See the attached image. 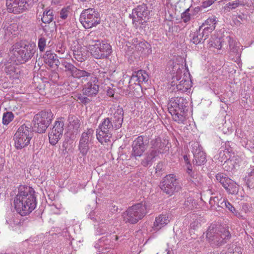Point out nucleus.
Returning <instances> with one entry per match:
<instances>
[{"label":"nucleus","instance_id":"nucleus-1","mask_svg":"<svg viewBox=\"0 0 254 254\" xmlns=\"http://www.w3.org/2000/svg\"><path fill=\"white\" fill-rule=\"evenodd\" d=\"M124 111L118 106L110 117L104 118L96 130L98 140L102 144L110 141L113 132L122 127L124 120Z\"/></svg>","mask_w":254,"mask_h":254},{"label":"nucleus","instance_id":"nucleus-2","mask_svg":"<svg viewBox=\"0 0 254 254\" xmlns=\"http://www.w3.org/2000/svg\"><path fill=\"white\" fill-rule=\"evenodd\" d=\"M18 190L14 200L15 208L21 216H25L36 207L35 191L33 188L26 185L20 186Z\"/></svg>","mask_w":254,"mask_h":254},{"label":"nucleus","instance_id":"nucleus-3","mask_svg":"<svg viewBox=\"0 0 254 254\" xmlns=\"http://www.w3.org/2000/svg\"><path fill=\"white\" fill-rule=\"evenodd\" d=\"M189 102L182 97L172 98L168 104L169 112L174 121L184 124L186 120V113L188 111Z\"/></svg>","mask_w":254,"mask_h":254},{"label":"nucleus","instance_id":"nucleus-4","mask_svg":"<svg viewBox=\"0 0 254 254\" xmlns=\"http://www.w3.org/2000/svg\"><path fill=\"white\" fill-rule=\"evenodd\" d=\"M206 236L208 242L213 247L222 246L227 243L231 238L228 229L216 227L214 225L209 227Z\"/></svg>","mask_w":254,"mask_h":254},{"label":"nucleus","instance_id":"nucleus-5","mask_svg":"<svg viewBox=\"0 0 254 254\" xmlns=\"http://www.w3.org/2000/svg\"><path fill=\"white\" fill-rule=\"evenodd\" d=\"M148 203L141 201L129 207L122 215L125 223L131 224L137 223L142 219L147 213Z\"/></svg>","mask_w":254,"mask_h":254},{"label":"nucleus","instance_id":"nucleus-6","mask_svg":"<svg viewBox=\"0 0 254 254\" xmlns=\"http://www.w3.org/2000/svg\"><path fill=\"white\" fill-rule=\"evenodd\" d=\"M30 127L25 125L21 126L13 135L14 145L17 150H21L27 146L33 136Z\"/></svg>","mask_w":254,"mask_h":254},{"label":"nucleus","instance_id":"nucleus-7","mask_svg":"<svg viewBox=\"0 0 254 254\" xmlns=\"http://www.w3.org/2000/svg\"><path fill=\"white\" fill-rule=\"evenodd\" d=\"M53 114L50 110L42 111L36 114L33 120V129L39 133H44L53 120Z\"/></svg>","mask_w":254,"mask_h":254},{"label":"nucleus","instance_id":"nucleus-8","mask_svg":"<svg viewBox=\"0 0 254 254\" xmlns=\"http://www.w3.org/2000/svg\"><path fill=\"white\" fill-rule=\"evenodd\" d=\"M159 187L163 192L170 196L181 189L179 180L174 174L166 175L160 183Z\"/></svg>","mask_w":254,"mask_h":254},{"label":"nucleus","instance_id":"nucleus-9","mask_svg":"<svg viewBox=\"0 0 254 254\" xmlns=\"http://www.w3.org/2000/svg\"><path fill=\"white\" fill-rule=\"evenodd\" d=\"M79 20L85 28H91L100 23V15L95 9L88 8L82 11Z\"/></svg>","mask_w":254,"mask_h":254},{"label":"nucleus","instance_id":"nucleus-10","mask_svg":"<svg viewBox=\"0 0 254 254\" xmlns=\"http://www.w3.org/2000/svg\"><path fill=\"white\" fill-rule=\"evenodd\" d=\"M151 11L147 4L141 3L132 9L129 17L132 19L133 24H143L149 20Z\"/></svg>","mask_w":254,"mask_h":254},{"label":"nucleus","instance_id":"nucleus-11","mask_svg":"<svg viewBox=\"0 0 254 254\" xmlns=\"http://www.w3.org/2000/svg\"><path fill=\"white\" fill-rule=\"evenodd\" d=\"M171 86L173 87V90L176 89L177 91L181 93H184L190 89L192 86V82L187 74L184 73L183 75H180L177 72L175 76L172 77V81L171 83Z\"/></svg>","mask_w":254,"mask_h":254},{"label":"nucleus","instance_id":"nucleus-12","mask_svg":"<svg viewBox=\"0 0 254 254\" xmlns=\"http://www.w3.org/2000/svg\"><path fill=\"white\" fill-rule=\"evenodd\" d=\"M91 55L96 59H107L112 53V47L107 42L102 41L95 43L90 48Z\"/></svg>","mask_w":254,"mask_h":254},{"label":"nucleus","instance_id":"nucleus-13","mask_svg":"<svg viewBox=\"0 0 254 254\" xmlns=\"http://www.w3.org/2000/svg\"><path fill=\"white\" fill-rule=\"evenodd\" d=\"M36 52L35 46L32 44H26L21 46L17 50H15L14 55L17 61L21 64L24 63L30 60Z\"/></svg>","mask_w":254,"mask_h":254},{"label":"nucleus","instance_id":"nucleus-14","mask_svg":"<svg viewBox=\"0 0 254 254\" xmlns=\"http://www.w3.org/2000/svg\"><path fill=\"white\" fill-rule=\"evenodd\" d=\"M87 81L83 88V93L88 97H94L96 96L99 91L98 79L95 75L89 72V75L87 78H82V81Z\"/></svg>","mask_w":254,"mask_h":254},{"label":"nucleus","instance_id":"nucleus-15","mask_svg":"<svg viewBox=\"0 0 254 254\" xmlns=\"http://www.w3.org/2000/svg\"><path fill=\"white\" fill-rule=\"evenodd\" d=\"M145 137L140 135L136 138L132 143V151L130 154L131 157H134L136 159L137 157H141L147 149L148 142L147 137L144 141Z\"/></svg>","mask_w":254,"mask_h":254},{"label":"nucleus","instance_id":"nucleus-16","mask_svg":"<svg viewBox=\"0 0 254 254\" xmlns=\"http://www.w3.org/2000/svg\"><path fill=\"white\" fill-rule=\"evenodd\" d=\"M62 66L64 68V70L66 74L74 78L80 79L82 78H87L89 75V72L77 68L71 63L66 61L62 62Z\"/></svg>","mask_w":254,"mask_h":254},{"label":"nucleus","instance_id":"nucleus-17","mask_svg":"<svg viewBox=\"0 0 254 254\" xmlns=\"http://www.w3.org/2000/svg\"><path fill=\"white\" fill-rule=\"evenodd\" d=\"M6 5L9 12L18 14L28 8L27 0H6Z\"/></svg>","mask_w":254,"mask_h":254},{"label":"nucleus","instance_id":"nucleus-18","mask_svg":"<svg viewBox=\"0 0 254 254\" xmlns=\"http://www.w3.org/2000/svg\"><path fill=\"white\" fill-rule=\"evenodd\" d=\"M93 132L92 129H88L86 132L81 134L79 141L78 150L82 156H86L89 150V141Z\"/></svg>","mask_w":254,"mask_h":254},{"label":"nucleus","instance_id":"nucleus-19","mask_svg":"<svg viewBox=\"0 0 254 254\" xmlns=\"http://www.w3.org/2000/svg\"><path fill=\"white\" fill-rule=\"evenodd\" d=\"M150 145L151 148L149 150L156 151L158 156L159 154L163 153L166 148L165 141L163 142L161 137L158 136L151 140Z\"/></svg>","mask_w":254,"mask_h":254},{"label":"nucleus","instance_id":"nucleus-20","mask_svg":"<svg viewBox=\"0 0 254 254\" xmlns=\"http://www.w3.org/2000/svg\"><path fill=\"white\" fill-rule=\"evenodd\" d=\"M45 63L52 67H58L60 63L56 54L52 53L51 51H47L43 57Z\"/></svg>","mask_w":254,"mask_h":254},{"label":"nucleus","instance_id":"nucleus-21","mask_svg":"<svg viewBox=\"0 0 254 254\" xmlns=\"http://www.w3.org/2000/svg\"><path fill=\"white\" fill-rule=\"evenodd\" d=\"M5 72L10 78L18 79L20 77V70L15 64L8 63L5 68Z\"/></svg>","mask_w":254,"mask_h":254},{"label":"nucleus","instance_id":"nucleus-22","mask_svg":"<svg viewBox=\"0 0 254 254\" xmlns=\"http://www.w3.org/2000/svg\"><path fill=\"white\" fill-rule=\"evenodd\" d=\"M170 222V217L167 213H162L156 217L154 222V228L156 230H159L165 226Z\"/></svg>","mask_w":254,"mask_h":254},{"label":"nucleus","instance_id":"nucleus-23","mask_svg":"<svg viewBox=\"0 0 254 254\" xmlns=\"http://www.w3.org/2000/svg\"><path fill=\"white\" fill-rule=\"evenodd\" d=\"M193 163L196 165L200 166L203 165L206 162L205 153L201 150V149L198 148L193 151Z\"/></svg>","mask_w":254,"mask_h":254},{"label":"nucleus","instance_id":"nucleus-24","mask_svg":"<svg viewBox=\"0 0 254 254\" xmlns=\"http://www.w3.org/2000/svg\"><path fill=\"white\" fill-rule=\"evenodd\" d=\"M74 58L78 62H82L87 59V51L85 48L78 46L73 50Z\"/></svg>","mask_w":254,"mask_h":254},{"label":"nucleus","instance_id":"nucleus-25","mask_svg":"<svg viewBox=\"0 0 254 254\" xmlns=\"http://www.w3.org/2000/svg\"><path fill=\"white\" fill-rule=\"evenodd\" d=\"M148 79L147 73L143 70H139L135 72L131 76L129 83L131 81H138V83L142 82H146Z\"/></svg>","mask_w":254,"mask_h":254},{"label":"nucleus","instance_id":"nucleus-26","mask_svg":"<svg viewBox=\"0 0 254 254\" xmlns=\"http://www.w3.org/2000/svg\"><path fill=\"white\" fill-rule=\"evenodd\" d=\"M157 156L156 151L149 150L144 158L142 160L141 164L144 167L150 166L154 161L155 158Z\"/></svg>","mask_w":254,"mask_h":254},{"label":"nucleus","instance_id":"nucleus-27","mask_svg":"<svg viewBox=\"0 0 254 254\" xmlns=\"http://www.w3.org/2000/svg\"><path fill=\"white\" fill-rule=\"evenodd\" d=\"M96 34V31H92L85 37V40L89 50L90 48H91V47H93L95 45V43H98L100 42Z\"/></svg>","mask_w":254,"mask_h":254},{"label":"nucleus","instance_id":"nucleus-28","mask_svg":"<svg viewBox=\"0 0 254 254\" xmlns=\"http://www.w3.org/2000/svg\"><path fill=\"white\" fill-rule=\"evenodd\" d=\"M63 132H57L56 129L53 127L49 133V139L51 144L56 145L63 136Z\"/></svg>","mask_w":254,"mask_h":254},{"label":"nucleus","instance_id":"nucleus-29","mask_svg":"<svg viewBox=\"0 0 254 254\" xmlns=\"http://www.w3.org/2000/svg\"><path fill=\"white\" fill-rule=\"evenodd\" d=\"M42 28L48 36H52L57 31V25L56 22L45 23L44 25H41Z\"/></svg>","mask_w":254,"mask_h":254},{"label":"nucleus","instance_id":"nucleus-30","mask_svg":"<svg viewBox=\"0 0 254 254\" xmlns=\"http://www.w3.org/2000/svg\"><path fill=\"white\" fill-rule=\"evenodd\" d=\"M237 165L235 157L234 156L232 157L231 155H229V158L224 161L222 166L225 171L230 172L235 169Z\"/></svg>","mask_w":254,"mask_h":254},{"label":"nucleus","instance_id":"nucleus-31","mask_svg":"<svg viewBox=\"0 0 254 254\" xmlns=\"http://www.w3.org/2000/svg\"><path fill=\"white\" fill-rule=\"evenodd\" d=\"M226 39L229 45V50L230 53L239 57V54L238 51L239 48L237 42L229 36H227Z\"/></svg>","mask_w":254,"mask_h":254},{"label":"nucleus","instance_id":"nucleus-32","mask_svg":"<svg viewBox=\"0 0 254 254\" xmlns=\"http://www.w3.org/2000/svg\"><path fill=\"white\" fill-rule=\"evenodd\" d=\"M68 126L69 128L77 130L80 127V121L75 116L69 115L68 117Z\"/></svg>","mask_w":254,"mask_h":254},{"label":"nucleus","instance_id":"nucleus-33","mask_svg":"<svg viewBox=\"0 0 254 254\" xmlns=\"http://www.w3.org/2000/svg\"><path fill=\"white\" fill-rule=\"evenodd\" d=\"M190 36V41L195 45L203 43L205 41V39L203 37L199 29L196 32L191 33Z\"/></svg>","mask_w":254,"mask_h":254},{"label":"nucleus","instance_id":"nucleus-34","mask_svg":"<svg viewBox=\"0 0 254 254\" xmlns=\"http://www.w3.org/2000/svg\"><path fill=\"white\" fill-rule=\"evenodd\" d=\"M232 151V150L230 148H226V146L225 147L222 146L218 154L217 159L221 162H223L225 159H228V157H229Z\"/></svg>","mask_w":254,"mask_h":254},{"label":"nucleus","instance_id":"nucleus-35","mask_svg":"<svg viewBox=\"0 0 254 254\" xmlns=\"http://www.w3.org/2000/svg\"><path fill=\"white\" fill-rule=\"evenodd\" d=\"M244 181L248 188L249 189L254 188V169L249 172L248 176L244 178Z\"/></svg>","mask_w":254,"mask_h":254},{"label":"nucleus","instance_id":"nucleus-36","mask_svg":"<svg viewBox=\"0 0 254 254\" xmlns=\"http://www.w3.org/2000/svg\"><path fill=\"white\" fill-rule=\"evenodd\" d=\"M216 180L225 188L230 182H232V180L226 176L223 173H218L216 175Z\"/></svg>","mask_w":254,"mask_h":254},{"label":"nucleus","instance_id":"nucleus-37","mask_svg":"<svg viewBox=\"0 0 254 254\" xmlns=\"http://www.w3.org/2000/svg\"><path fill=\"white\" fill-rule=\"evenodd\" d=\"M216 24V18L215 17H211L208 18L207 20L205 21L204 23L200 26L203 27H205L207 28L211 29L212 30H214L215 28Z\"/></svg>","mask_w":254,"mask_h":254},{"label":"nucleus","instance_id":"nucleus-38","mask_svg":"<svg viewBox=\"0 0 254 254\" xmlns=\"http://www.w3.org/2000/svg\"><path fill=\"white\" fill-rule=\"evenodd\" d=\"M7 223L12 228L17 226H21L23 224V222L21 221L19 218L16 217H12L6 220Z\"/></svg>","mask_w":254,"mask_h":254},{"label":"nucleus","instance_id":"nucleus-39","mask_svg":"<svg viewBox=\"0 0 254 254\" xmlns=\"http://www.w3.org/2000/svg\"><path fill=\"white\" fill-rule=\"evenodd\" d=\"M3 29L6 31V32L8 34L9 33L12 34V32H14L17 29V24L15 23L10 24L7 23H3Z\"/></svg>","mask_w":254,"mask_h":254},{"label":"nucleus","instance_id":"nucleus-40","mask_svg":"<svg viewBox=\"0 0 254 254\" xmlns=\"http://www.w3.org/2000/svg\"><path fill=\"white\" fill-rule=\"evenodd\" d=\"M209 47H213L217 49H220L222 47V40L220 38H213L208 43Z\"/></svg>","mask_w":254,"mask_h":254},{"label":"nucleus","instance_id":"nucleus-41","mask_svg":"<svg viewBox=\"0 0 254 254\" xmlns=\"http://www.w3.org/2000/svg\"><path fill=\"white\" fill-rule=\"evenodd\" d=\"M225 189L230 194H235L238 191V188L237 184L232 180L231 182H230V184H228L227 185Z\"/></svg>","mask_w":254,"mask_h":254},{"label":"nucleus","instance_id":"nucleus-42","mask_svg":"<svg viewBox=\"0 0 254 254\" xmlns=\"http://www.w3.org/2000/svg\"><path fill=\"white\" fill-rule=\"evenodd\" d=\"M227 254H242V249L235 244H231L228 248Z\"/></svg>","mask_w":254,"mask_h":254},{"label":"nucleus","instance_id":"nucleus-43","mask_svg":"<svg viewBox=\"0 0 254 254\" xmlns=\"http://www.w3.org/2000/svg\"><path fill=\"white\" fill-rule=\"evenodd\" d=\"M13 114L12 112H7L4 113L2 117V123L4 125H7L13 119Z\"/></svg>","mask_w":254,"mask_h":254},{"label":"nucleus","instance_id":"nucleus-44","mask_svg":"<svg viewBox=\"0 0 254 254\" xmlns=\"http://www.w3.org/2000/svg\"><path fill=\"white\" fill-rule=\"evenodd\" d=\"M53 127L56 129L57 132H63L64 129V122L63 121V118H60L58 121H56Z\"/></svg>","mask_w":254,"mask_h":254},{"label":"nucleus","instance_id":"nucleus-45","mask_svg":"<svg viewBox=\"0 0 254 254\" xmlns=\"http://www.w3.org/2000/svg\"><path fill=\"white\" fill-rule=\"evenodd\" d=\"M198 29L200 30V32L204 39H205V40L208 38L209 35L213 31V30H212V28L209 29L205 27L202 28V27H199Z\"/></svg>","mask_w":254,"mask_h":254},{"label":"nucleus","instance_id":"nucleus-46","mask_svg":"<svg viewBox=\"0 0 254 254\" xmlns=\"http://www.w3.org/2000/svg\"><path fill=\"white\" fill-rule=\"evenodd\" d=\"M193 202L195 203L193 199L188 197L184 202V207L189 210H192L194 208Z\"/></svg>","mask_w":254,"mask_h":254},{"label":"nucleus","instance_id":"nucleus-47","mask_svg":"<svg viewBox=\"0 0 254 254\" xmlns=\"http://www.w3.org/2000/svg\"><path fill=\"white\" fill-rule=\"evenodd\" d=\"M240 4V1L239 0H236L235 1H233L231 2H229L227 3L225 6V9H226L227 8L229 9H235L238 7L239 5Z\"/></svg>","mask_w":254,"mask_h":254},{"label":"nucleus","instance_id":"nucleus-48","mask_svg":"<svg viewBox=\"0 0 254 254\" xmlns=\"http://www.w3.org/2000/svg\"><path fill=\"white\" fill-rule=\"evenodd\" d=\"M220 196V200L219 201L217 202V204L216 205L217 206L216 208H217V209H216L217 211H220V208L224 209V207L226 206V202L227 201V199H226L225 198H223L221 196Z\"/></svg>","mask_w":254,"mask_h":254},{"label":"nucleus","instance_id":"nucleus-49","mask_svg":"<svg viewBox=\"0 0 254 254\" xmlns=\"http://www.w3.org/2000/svg\"><path fill=\"white\" fill-rule=\"evenodd\" d=\"M189 11L190 8H188L181 14V18L185 23L189 22L190 20V14L189 13Z\"/></svg>","mask_w":254,"mask_h":254},{"label":"nucleus","instance_id":"nucleus-50","mask_svg":"<svg viewBox=\"0 0 254 254\" xmlns=\"http://www.w3.org/2000/svg\"><path fill=\"white\" fill-rule=\"evenodd\" d=\"M85 95L79 94L77 96V100L79 101L80 103L84 104L85 105L88 104L91 102V100L87 97L85 96Z\"/></svg>","mask_w":254,"mask_h":254},{"label":"nucleus","instance_id":"nucleus-51","mask_svg":"<svg viewBox=\"0 0 254 254\" xmlns=\"http://www.w3.org/2000/svg\"><path fill=\"white\" fill-rule=\"evenodd\" d=\"M41 17V19L42 20V21L43 22V23H48V22H54V21H53V18H54V16H46V15H43L42 16L41 14H39V15H38V18H39V17Z\"/></svg>","mask_w":254,"mask_h":254},{"label":"nucleus","instance_id":"nucleus-52","mask_svg":"<svg viewBox=\"0 0 254 254\" xmlns=\"http://www.w3.org/2000/svg\"><path fill=\"white\" fill-rule=\"evenodd\" d=\"M46 40L44 37H41L38 40V48L40 51H43L46 46Z\"/></svg>","mask_w":254,"mask_h":254},{"label":"nucleus","instance_id":"nucleus-53","mask_svg":"<svg viewBox=\"0 0 254 254\" xmlns=\"http://www.w3.org/2000/svg\"><path fill=\"white\" fill-rule=\"evenodd\" d=\"M219 200L220 198L218 196L210 198L209 200V203L211 205L212 209H217V208H216V205L217 204V202L219 201Z\"/></svg>","mask_w":254,"mask_h":254},{"label":"nucleus","instance_id":"nucleus-54","mask_svg":"<svg viewBox=\"0 0 254 254\" xmlns=\"http://www.w3.org/2000/svg\"><path fill=\"white\" fill-rule=\"evenodd\" d=\"M44 5L43 3H39L38 7H37V13H42V16L43 15H46L48 13L47 10H44Z\"/></svg>","mask_w":254,"mask_h":254},{"label":"nucleus","instance_id":"nucleus-55","mask_svg":"<svg viewBox=\"0 0 254 254\" xmlns=\"http://www.w3.org/2000/svg\"><path fill=\"white\" fill-rule=\"evenodd\" d=\"M226 206L224 207V209H227L230 212L236 215V211L235 207L230 203L228 200L226 202Z\"/></svg>","mask_w":254,"mask_h":254},{"label":"nucleus","instance_id":"nucleus-56","mask_svg":"<svg viewBox=\"0 0 254 254\" xmlns=\"http://www.w3.org/2000/svg\"><path fill=\"white\" fill-rule=\"evenodd\" d=\"M148 45V43L145 42H140L138 44H137L136 46V49H137L139 51H141L142 49H144L145 48H147V46Z\"/></svg>","mask_w":254,"mask_h":254},{"label":"nucleus","instance_id":"nucleus-57","mask_svg":"<svg viewBox=\"0 0 254 254\" xmlns=\"http://www.w3.org/2000/svg\"><path fill=\"white\" fill-rule=\"evenodd\" d=\"M69 11L66 8H63L60 12L61 18L63 19L67 18Z\"/></svg>","mask_w":254,"mask_h":254},{"label":"nucleus","instance_id":"nucleus-58","mask_svg":"<svg viewBox=\"0 0 254 254\" xmlns=\"http://www.w3.org/2000/svg\"><path fill=\"white\" fill-rule=\"evenodd\" d=\"M214 2V0H206L202 2L201 6L203 8H206L211 5Z\"/></svg>","mask_w":254,"mask_h":254},{"label":"nucleus","instance_id":"nucleus-59","mask_svg":"<svg viewBox=\"0 0 254 254\" xmlns=\"http://www.w3.org/2000/svg\"><path fill=\"white\" fill-rule=\"evenodd\" d=\"M187 173L189 174V175L192 178H194L193 173H192V168H191V165L190 164V162H188V164H187Z\"/></svg>","mask_w":254,"mask_h":254},{"label":"nucleus","instance_id":"nucleus-60","mask_svg":"<svg viewBox=\"0 0 254 254\" xmlns=\"http://www.w3.org/2000/svg\"><path fill=\"white\" fill-rule=\"evenodd\" d=\"M110 209L112 211V213H114L118 211V206H116L115 204L112 203L110 206Z\"/></svg>","mask_w":254,"mask_h":254},{"label":"nucleus","instance_id":"nucleus-61","mask_svg":"<svg viewBox=\"0 0 254 254\" xmlns=\"http://www.w3.org/2000/svg\"><path fill=\"white\" fill-rule=\"evenodd\" d=\"M68 139H65L63 143L62 147L64 148V150L65 151L68 148Z\"/></svg>","mask_w":254,"mask_h":254},{"label":"nucleus","instance_id":"nucleus-62","mask_svg":"<svg viewBox=\"0 0 254 254\" xmlns=\"http://www.w3.org/2000/svg\"><path fill=\"white\" fill-rule=\"evenodd\" d=\"M107 94L109 96H113L114 95V91L110 89L107 91Z\"/></svg>","mask_w":254,"mask_h":254},{"label":"nucleus","instance_id":"nucleus-63","mask_svg":"<svg viewBox=\"0 0 254 254\" xmlns=\"http://www.w3.org/2000/svg\"><path fill=\"white\" fill-rule=\"evenodd\" d=\"M46 16H53V10H48V13H47V14L46 15Z\"/></svg>","mask_w":254,"mask_h":254},{"label":"nucleus","instance_id":"nucleus-64","mask_svg":"<svg viewBox=\"0 0 254 254\" xmlns=\"http://www.w3.org/2000/svg\"><path fill=\"white\" fill-rule=\"evenodd\" d=\"M166 251L167 254H174L173 251L172 249H167Z\"/></svg>","mask_w":254,"mask_h":254}]
</instances>
